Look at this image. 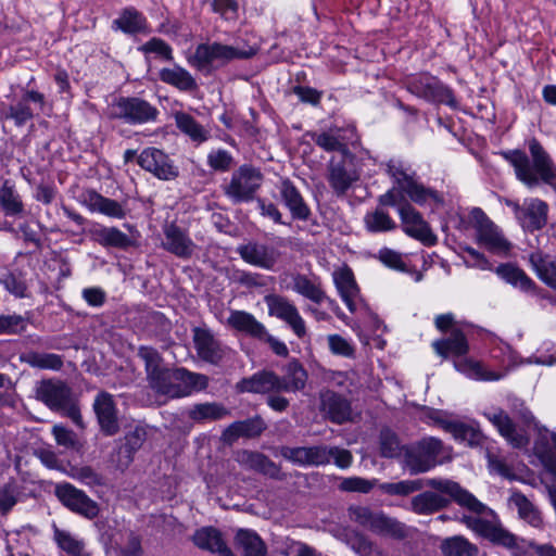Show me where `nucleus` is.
Instances as JSON below:
<instances>
[{
    "mask_svg": "<svg viewBox=\"0 0 556 556\" xmlns=\"http://www.w3.org/2000/svg\"><path fill=\"white\" fill-rule=\"evenodd\" d=\"M431 488L412 497L410 509L422 516H429L446 509L452 501L477 515L483 514L488 507L476 498L459 483L448 479H426L424 488Z\"/></svg>",
    "mask_w": 556,
    "mask_h": 556,
    "instance_id": "1",
    "label": "nucleus"
},
{
    "mask_svg": "<svg viewBox=\"0 0 556 556\" xmlns=\"http://www.w3.org/2000/svg\"><path fill=\"white\" fill-rule=\"evenodd\" d=\"M529 155L520 150L503 152V157L514 167L516 178L533 189L547 185L556 192V164L541 142L532 138L528 141Z\"/></svg>",
    "mask_w": 556,
    "mask_h": 556,
    "instance_id": "2",
    "label": "nucleus"
},
{
    "mask_svg": "<svg viewBox=\"0 0 556 556\" xmlns=\"http://www.w3.org/2000/svg\"><path fill=\"white\" fill-rule=\"evenodd\" d=\"M450 454L451 450L440 439L428 437L405 448L404 464L410 475H419L448 460Z\"/></svg>",
    "mask_w": 556,
    "mask_h": 556,
    "instance_id": "3",
    "label": "nucleus"
},
{
    "mask_svg": "<svg viewBox=\"0 0 556 556\" xmlns=\"http://www.w3.org/2000/svg\"><path fill=\"white\" fill-rule=\"evenodd\" d=\"M255 53L256 50L253 48L242 50L219 42L201 43L195 48L194 54L189 62L199 71L210 73L214 68L223 66L232 60L250 59Z\"/></svg>",
    "mask_w": 556,
    "mask_h": 556,
    "instance_id": "4",
    "label": "nucleus"
},
{
    "mask_svg": "<svg viewBox=\"0 0 556 556\" xmlns=\"http://www.w3.org/2000/svg\"><path fill=\"white\" fill-rule=\"evenodd\" d=\"M349 516L351 520L376 534L394 540H404L408 536V528L403 522L381 511H374L369 507L351 506Z\"/></svg>",
    "mask_w": 556,
    "mask_h": 556,
    "instance_id": "5",
    "label": "nucleus"
},
{
    "mask_svg": "<svg viewBox=\"0 0 556 556\" xmlns=\"http://www.w3.org/2000/svg\"><path fill=\"white\" fill-rule=\"evenodd\" d=\"M359 178L361 172L352 152L334 155L327 164V181L337 197H344Z\"/></svg>",
    "mask_w": 556,
    "mask_h": 556,
    "instance_id": "6",
    "label": "nucleus"
},
{
    "mask_svg": "<svg viewBox=\"0 0 556 556\" xmlns=\"http://www.w3.org/2000/svg\"><path fill=\"white\" fill-rule=\"evenodd\" d=\"M470 222L476 229V238L479 244L495 254L508 253L511 248L510 242L480 207L471 210Z\"/></svg>",
    "mask_w": 556,
    "mask_h": 556,
    "instance_id": "7",
    "label": "nucleus"
},
{
    "mask_svg": "<svg viewBox=\"0 0 556 556\" xmlns=\"http://www.w3.org/2000/svg\"><path fill=\"white\" fill-rule=\"evenodd\" d=\"M262 180L263 175L258 169L242 165L232 174L230 182L225 187V194L235 203L251 201Z\"/></svg>",
    "mask_w": 556,
    "mask_h": 556,
    "instance_id": "8",
    "label": "nucleus"
},
{
    "mask_svg": "<svg viewBox=\"0 0 556 556\" xmlns=\"http://www.w3.org/2000/svg\"><path fill=\"white\" fill-rule=\"evenodd\" d=\"M156 108L146 100L136 97H122L110 106L112 118L124 119L129 124H142L154 121L157 116Z\"/></svg>",
    "mask_w": 556,
    "mask_h": 556,
    "instance_id": "9",
    "label": "nucleus"
},
{
    "mask_svg": "<svg viewBox=\"0 0 556 556\" xmlns=\"http://www.w3.org/2000/svg\"><path fill=\"white\" fill-rule=\"evenodd\" d=\"M407 90L429 102L456 106L453 91L433 76L422 74L410 78L407 83Z\"/></svg>",
    "mask_w": 556,
    "mask_h": 556,
    "instance_id": "10",
    "label": "nucleus"
},
{
    "mask_svg": "<svg viewBox=\"0 0 556 556\" xmlns=\"http://www.w3.org/2000/svg\"><path fill=\"white\" fill-rule=\"evenodd\" d=\"M54 494L67 509L87 519H93L100 513L98 503L71 483L56 484Z\"/></svg>",
    "mask_w": 556,
    "mask_h": 556,
    "instance_id": "11",
    "label": "nucleus"
},
{
    "mask_svg": "<svg viewBox=\"0 0 556 556\" xmlns=\"http://www.w3.org/2000/svg\"><path fill=\"white\" fill-rule=\"evenodd\" d=\"M138 165L161 180H174L179 176V168L162 150L147 148L137 157Z\"/></svg>",
    "mask_w": 556,
    "mask_h": 556,
    "instance_id": "12",
    "label": "nucleus"
},
{
    "mask_svg": "<svg viewBox=\"0 0 556 556\" xmlns=\"http://www.w3.org/2000/svg\"><path fill=\"white\" fill-rule=\"evenodd\" d=\"M46 106L47 100L43 93L25 89L21 98L9 106L5 117L13 119L16 126H23L35 115L43 112Z\"/></svg>",
    "mask_w": 556,
    "mask_h": 556,
    "instance_id": "13",
    "label": "nucleus"
},
{
    "mask_svg": "<svg viewBox=\"0 0 556 556\" xmlns=\"http://www.w3.org/2000/svg\"><path fill=\"white\" fill-rule=\"evenodd\" d=\"M264 300L270 316L283 320L298 338H303L306 334L305 321L292 302L278 294H268Z\"/></svg>",
    "mask_w": 556,
    "mask_h": 556,
    "instance_id": "14",
    "label": "nucleus"
},
{
    "mask_svg": "<svg viewBox=\"0 0 556 556\" xmlns=\"http://www.w3.org/2000/svg\"><path fill=\"white\" fill-rule=\"evenodd\" d=\"M73 397L71 387L60 379H42L36 387V399L53 412H61Z\"/></svg>",
    "mask_w": 556,
    "mask_h": 556,
    "instance_id": "15",
    "label": "nucleus"
},
{
    "mask_svg": "<svg viewBox=\"0 0 556 556\" xmlns=\"http://www.w3.org/2000/svg\"><path fill=\"white\" fill-rule=\"evenodd\" d=\"M92 406L100 430L108 437L117 434L121 430V426L118 409L113 395L106 391H100Z\"/></svg>",
    "mask_w": 556,
    "mask_h": 556,
    "instance_id": "16",
    "label": "nucleus"
},
{
    "mask_svg": "<svg viewBox=\"0 0 556 556\" xmlns=\"http://www.w3.org/2000/svg\"><path fill=\"white\" fill-rule=\"evenodd\" d=\"M235 460L243 468L253 470L270 479L283 480L286 478L280 466L263 453L250 450H239L235 453Z\"/></svg>",
    "mask_w": 556,
    "mask_h": 556,
    "instance_id": "17",
    "label": "nucleus"
},
{
    "mask_svg": "<svg viewBox=\"0 0 556 556\" xmlns=\"http://www.w3.org/2000/svg\"><path fill=\"white\" fill-rule=\"evenodd\" d=\"M193 342L198 356L213 365H218L228 352V349L206 328L193 329Z\"/></svg>",
    "mask_w": 556,
    "mask_h": 556,
    "instance_id": "18",
    "label": "nucleus"
},
{
    "mask_svg": "<svg viewBox=\"0 0 556 556\" xmlns=\"http://www.w3.org/2000/svg\"><path fill=\"white\" fill-rule=\"evenodd\" d=\"M237 252L245 263L267 270L275 267L280 256L275 248L257 241L239 245Z\"/></svg>",
    "mask_w": 556,
    "mask_h": 556,
    "instance_id": "19",
    "label": "nucleus"
},
{
    "mask_svg": "<svg viewBox=\"0 0 556 556\" xmlns=\"http://www.w3.org/2000/svg\"><path fill=\"white\" fill-rule=\"evenodd\" d=\"M164 241L162 247L169 253L174 254L179 258H190L195 249L197 244L189 237L187 230L180 228L175 223H170L164 226Z\"/></svg>",
    "mask_w": 556,
    "mask_h": 556,
    "instance_id": "20",
    "label": "nucleus"
},
{
    "mask_svg": "<svg viewBox=\"0 0 556 556\" xmlns=\"http://www.w3.org/2000/svg\"><path fill=\"white\" fill-rule=\"evenodd\" d=\"M399 214L406 235L420 240L425 244H433L435 242V237L432 235L428 224L424 220L421 214L409 203H403L399 207Z\"/></svg>",
    "mask_w": 556,
    "mask_h": 556,
    "instance_id": "21",
    "label": "nucleus"
},
{
    "mask_svg": "<svg viewBox=\"0 0 556 556\" xmlns=\"http://www.w3.org/2000/svg\"><path fill=\"white\" fill-rule=\"evenodd\" d=\"M548 210V204L545 201L539 198L527 199L522 204V212L517 220L526 231L541 230L547 224Z\"/></svg>",
    "mask_w": 556,
    "mask_h": 556,
    "instance_id": "22",
    "label": "nucleus"
},
{
    "mask_svg": "<svg viewBox=\"0 0 556 556\" xmlns=\"http://www.w3.org/2000/svg\"><path fill=\"white\" fill-rule=\"evenodd\" d=\"M320 410L330 421L338 425L350 420L352 416L349 400L342 394L331 390H326L320 393Z\"/></svg>",
    "mask_w": 556,
    "mask_h": 556,
    "instance_id": "23",
    "label": "nucleus"
},
{
    "mask_svg": "<svg viewBox=\"0 0 556 556\" xmlns=\"http://www.w3.org/2000/svg\"><path fill=\"white\" fill-rule=\"evenodd\" d=\"M279 376L273 370H261L251 377L243 378L237 383L239 392H249L257 394L277 393Z\"/></svg>",
    "mask_w": 556,
    "mask_h": 556,
    "instance_id": "24",
    "label": "nucleus"
},
{
    "mask_svg": "<svg viewBox=\"0 0 556 556\" xmlns=\"http://www.w3.org/2000/svg\"><path fill=\"white\" fill-rule=\"evenodd\" d=\"M432 348L443 358L460 357L469 352V343L464 328H455L448 337L435 340Z\"/></svg>",
    "mask_w": 556,
    "mask_h": 556,
    "instance_id": "25",
    "label": "nucleus"
},
{
    "mask_svg": "<svg viewBox=\"0 0 556 556\" xmlns=\"http://www.w3.org/2000/svg\"><path fill=\"white\" fill-rule=\"evenodd\" d=\"M266 428L264 420L260 416L248 418L245 420L230 424L222 433V441L231 445L239 438L258 437Z\"/></svg>",
    "mask_w": 556,
    "mask_h": 556,
    "instance_id": "26",
    "label": "nucleus"
},
{
    "mask_svg": "<svg viewBox=\"0 0 556 556\" xmlns=\"http://www.w3.org/2000/svg\"><path fill=\"white\" fill-rule=\"evenodd\" d=\"M81 197L83 203L91 212H98L117 219H122L126 216V211L119 202L110 198H105L96 190H86Z\"/></svg>",
    "mask_w": 556,
    "mask_h": 556,
    "instance_id": "27",
    "label": "nucleus"
},
{
    "mask_svg": "<svg viewBox=\"0 0 556 556\" xmlns=\"http://www.w3.org/2000/svg\"><path fill=\"white\" fill-rule=\"evenodd\" d=\"M279 192L285 205L289 208L294 219L307 220L309 218L311 210L290 179L281 180Z\"/></svg>",
    "mask_w": 556,
    "mask_h": 556,
    "instance_id": "28",
    "label": "nucleus"
},
{
    "mask_svg": "<svg viewBox=\"0 0 556 556\" xmlns=\"http://www.w3.org/2000/svg\"><path fill=\"white\" fill-rule=\"evenodd\" d=\"M192 541L199 548L216 553L218 556H235L225 543L220 531L213 527L197 530Z\"/></svg>",
    "mask_w": 556,
    "mask_h": 556,
    "instance_id": "29",
    "label": "nucleus"
},
{
    "mask_svg": "<svg viewBox=\"0 0 556 556\" xmlns=\"http://www.w3.org/2000/svg\"><path fill=\"white\" fill-rule=\"evenodd\" d=\"M307 372L302 364L293 359L289 362L283 369V375L279 376L277 384V393L281 392H299L302 391L307 381Z\"/></svg>",
    "mask_w": 556,
    "mask_h": 556,
    "instance_id": "30",
    "label": "nucleus"
},
{
    "mask_svg": "<svg viewBox=\"0 0 556 556\" xmlns=\"http://www.w3.org/2000/svg\"><path fill=\"white\" fill-rule=\"evenodd\" d=\"M227 324L232 329L243 332L256 340H262V338L266 336L267 329L265 326L252 314L244 311H231Z\"/></svg>",
    "mask_w": 556,
    "mask_h": 556,
    "instance_id": "31",
    "label": "nucleus"
},
{
    "mask_svg": "<svg viewBox=\"0 0 556 556\" xmlns=\"http://www.w3.org/2000/svg\"><path fill=\"white\" fill-rule=\"evenodd\" d=\"M489 420L497 428L498 432L517 448L525 447L529 440L520 431L516 429V425L510 417L502 409L493 414L486 415Z\"/></svg>",
    "mask_w": 556,
    "mask_h": 556,
    "instance_id": "32",
    "label": "nucleus"
},
{
    "mask_svg": "<svg viewBox=\"0 0 556 556\" xmlns=\"http://www.w3.org/2000/svg\"><path fill=\"white\" fill-rule=\"evenodd\" d=\"M235 545L242 556H266L267 546L262 538L253 530L238 529Z\"/></svg>",
    "mask_w": 556,
    "mask_h": 556,
    "instance_id": "33",
    "label": "nucleus"
},
{
    "mask_svg": "<svg viewBox=\"0 0 556 556\" xmlns=\"http://www.w3.org/2000/svg\"><path fill=\"white\" fill-rule=\"evenodd\" d=\"M112 27L129 35L149 31L147 18L135 8L124 9L119 16L113 21Z\"/></svg>",
    "mask_w": 556,
    "mask_h": 556,
    "instance_id": "34",
    "label": "nucleus"
},
{
    "mask_svg": "<svg viewBox=\"0 0 556 556\" xmlns=\"http://www.w3.org/2000/svg\"><path fill=\"white\" fill-rule=\"evenodd\" d=\"M334 282L338 291L351 313L356 311L355 299L358 295V287L352 270L348 267L334 273Z\"/></svg>",
    "mask_w": 556,
    "mask_h": 556,
    "instance_id": "35",
    "label": "nucleus"
},
{
    "mask_svg": "<svg viewBox=\"0 0 556 556\" xmlns=\"http://www.w3.org/2000/svg\"><path fill=\"white\" fill-rule=\"evenodd\" d=\"M159 76L163 83L174 86L181 91L192 92L198 88L195 79L187 70L180 66L163 68L160 71Z\"/></svg>",
    "mask_w": 556,
    "mask_h": 556,
    "instance_id": "36",
    "label": "nucleus"
},
{
    "mask_svg": "<svg viewBox=\"0 0 556 556\" xmlns=\"http://www.w3.org/2000/svg\"><path fill=\"white\" fill-rule=\"evenodd\" d=\"M308 136L314 143L326 152H338V155L351 153L340 130L329 129L321 132H309Z\"/></svg>",
    "mask_w": 556,
    "mask_h": 556,
    "instance_id": "37",
    "label": "nucleus"
},
{
    "mask_svg": "<svg viewBox=\"0 0 556 556\" xmlns=\"http://www.w3.org/2000/svg\"><path fill=\"white\" fill-rule=\"evenodd\" d=\"M93 239L104 248H117L126 250L134 245L129 236L116 227H101L92 232Z\"/></svg>",
    "mask_w": 556,
    "mask_h": 556,
    "instance_id": "38",
    "label": "nucleus"
},
{
    "mask_svg": "<svg viewBox=\"0 0 556 556\" xmlns=\"http://www.w3.org/2000/svg\"><path fill=\"white\" fill-rule=\"evenodd\" d=\"M176 368L169 369L165 367L159 368L156 371L147 377L149 386L157 393L175 397L178 394L176 388Z\"/></svg>",
    "mask_w": 556,
    "mask_h": 556,
    "instance_id": "39",
    "label": "nucleus"
},
{
    "mask_svg": "<svg viewBox=\"0 0 556 556\" xmlns=\"http://www.w3.org/2000/svg\"><path fill=\"white\" fill-rule=\"evenodd\" d=\"M20 362L37 369L60 370L63 367V357L54 353L27 351L20 354Z\"/></svg>",
    "mask_w": 556,
    "mask_h": 556,
    "instance_id": "40",
    "label": "nucleus"
},
{
    "mask_svg": "<svg viewBox=\"0 0 556 556\" xmlns=\"http://www.w3.org/2000/svg\"><path fill=\"white\" fill-rule=\"evenodd\" d=\"M440 551L443 556H478L479 548L476 544L462 535H454L442 540Z\"/></svg>",
    "mask_w": 556,
    "mask_h": 556,
    "instance_id": "41",
    "label": "nucleus"
},
{
    "mask_svg": "<svg viewBox=\"0 0 556 556\" xmlns=\"http://www.w3.org/2000/svg\"><path fill=\"white\" fill-rule=\"evenodd\" d=\"M530 263L539 278L548 287L556 289V260L541 252H535L530 255Z\"/></svg>",
    "mask_w": 556,
    "mask_h": 556,
    "instance_id": "42",
    "label": "nucleus"
},
{
    "mask_svg": "<svg viewBox=\"0 0 556 556\" xmlns=\"http://www.w3.org/2000/svg\"><path fill=\"white\" fill-rule=\"evenodd\" d=\"M229 410L219 403H201L194 405L188 412V417L194 422L201 424L204 421L219 420L228 416Z\"/></svg>",
    "mask_w": 556,
    "mask_h": 556,
    "instance_id": "43",
    "label": "nucleus"
},
{
    "mask_svg": "<svg viewBox=\"0 0 556 556\" xmlns=\"http://www.w3.org/2000/svg\"><path fill=\"white\" fill-rule=\"evenodd\" d=\"M175 122L177 128L189 136L191 140L201 143L208 139V131L200 125L194 117L185 112H177L175 114Z\"/></svg>",
    "mask_w": 556,
    "mask_h": 556,
    "instance_id": "44",
    "label": "nucleus"
},
{
    "mask_svg": "<svg viewBox=\"0 0 556 556\" xmlns=\"http://www.w3.org/2000/svg\"><path fill=\"white\" fill-rule=\"evenodd\" d=\"M0 206L7 216H18L24 213L22 198L8 180L0 187Z\"/></svg>",
    "mask_w": 556,
    "mask_h": 556,
    "instance_id": "45",
    "label": "nucleus"
},
{
    "mask_svg": "<svg viewBox=\"0 0 556 556\" xmlns=\"http://www.w3.org/2000/svg\"><path fill=\"white\" fill-rule=\"evenodd\" d=\"M292 281V289L312 302L319 304L327 299L321 287L313 282L307 276L296 274L293 276Z\"/></svg>",
    "mask_w": 556,
    "mask_h": 556,
    "instance_id": "46",
    "label": "nucleus"
},
{
    "mask_svg": "<svg viewBox=\"0 0 556 556\" xmlns=\"http://www.w3.org/2000/svg\"><path fill=\"white\" fill-rule=\"evenodd\" d=\"M495 271L506 282L519 287L523 291H529L534 286L527 274L513 264H501Z\"/></svg>",
    "mask_w": 556,
    "mask_h": 556,
    "instance_id": "47",
    "label": "nucleus"
},
{
    "mask_svg": "<svg viewBox=\"0 0 556 556\" xmlns=\"http://www.w3.org/2000/svg\"><path fill=\"white\" fill-rule=\"evenodd\" d=\"M365 226L370 232H386L396 228L395 222L382 208L367 213L364 218Z\"/></svg>",
    "mask_w": 556,
    "mask_h": 556,
    "instance_id": "48",
    "label": "nucleus"
},
{
    "mask_svg": "<svg viewBox=\"0 0 556 556\" xmlns=\"http://www.w3.org/2000/svg\"><path fill=\"white\" fill-rule=\"evenodd\" d=\"M380 454L382 457L394 458L405 452V448L399 437L392 430L386 428L380 431L379 435Z\"/></svg>",
    "mask_w": 556,
    "mask_h": 556,
    "instance_id": "49",
    "label": "nucleus"
},
{
    "mask_svg": "<svg viewBox=\"0 0 556 556\" xmlns=\"http://www.w3.org/2000/svg\"><path fill=\"white\" fill-rule=\"evenodd\" d=\"M452 434L456 440L466 442L471 447L479 446L484 441V435L478 427L462 421L452 428Z\"/></svg>",
    "mask_w": 556,
    "mask_h": 556,
    "instance_id": "50",
    "label": "nucleus"
},
{
    "mask_svg": "<svg viewBox=\"0 0 556 556\" xmlns=\"http://www.w3.org/2000/svg\"><path fill=\"white\" fill-rule=\"evenodd\" d=\"M54 540L59 547L72 556H86L84 542L74 538L70 532L54 528Z\"/></svg>",
    "mask_w": 556,
    "mask_h": 556,
    "instance_id": "51",
    "label": "nucleus"
},
{
    "mask_svg": "<svg viewBox=\"0 0 556 556\" xmlns=\"http://www.w3.org/2000/svg\"><path fill=\"white\" fill-rule=\"evenodd\" d=\"M381 490L389 495L406 496L424 489V480H403L381 484Z\"/></svg>",
    "mask_w": 556,
    "mask_h": 556,
    "instance_id": "52",
    "label": "nucleus"
},
{
    "mask_svg": "<svg viewBox=\"0 0 556 556\" xmlns=\"http://www.w3.org/2000/svg\"><path fill=\"white\" fill-rule=\"evenodd\" d=\"M514 502L518 507L519 516L533 527H540L542 517L533 504L522 494H515Z\"/></svg>",
    "mask_w": 556,
    "mask_h": 556,
    "instance_id": "53",
    "label": "nucleus"
},
{
    "mask_svg": "<svg viewBox=\"0 0 556 556\" xmlns=\"http://www.w3.org/2000/svg\"><path fill=\"white\" fill-rule=\"evenodd\" d=\"M402 190L410 198L412 201L418 204L425 203L430 198L439 201V195L434 190L417 184L414 178H412L407 184H404L402 186Z\"/></svg>",
    "mask_w": 556,
    "mask_h": 556,
    "instance_id": "54",
    "label": "nucleus"
},
{
    "mask_svg": "<svg viewBox=\"0 0 556 556\" xmlns=\"http://www.w3.org/2000/svg\"><path fill=\"white\" fill-rule=\"evenodd\" d=\"M28 320L21 315H0V334L16 336L27 328Z\"/></svg>",
    "mask_w": 556,
    "mask_h": 556,
    "instance_id": "55",
    "label": "nucleus"
},
{
    "mask_svg": "<svg viewBox=\"0 0 556 556\" xmlns=\"http://www.w3.org/2000/svg\"><path fill=\"white\" fill-rule=\"evenodd\" d=\"M485 539L490 540L494 544L502 545L507 548H515L517 546V538L509 531L494 523H491Z\"/></svg>",
    "mask_w": 556,
    "mask_h": 556,
    "instance_id": "56",
    "label": "nucleus"
},
{
    "mask_svg": "<svg viewBox=\"0 0 556 556\" xmlns=\"http://www.w3.org/2000/svg\"><path fill=\"white\" fill-rule=\"evenodd\" d=\"M18 488L14 482L5 483L0 488V513L7 515L18 501Z\"/></svg>",
    "mask_w": 556,
    "mask_h": 556,
    "instance_id": "57",
    "label": "nucleus"
},
{
    "mask_svg": "<svg viewBox=\"0 0 556 556\" xmlns=\"http://www.w3.org/2000/svg\"><path fill=\"white\" fill-rule=\"evenodd\" d=\"M138 356L144 362L147 377L162 367L163 358L161 354L151 346H140Z\"/></svg>",
    "mask_w": 556,
    "mask_h": 556,
    "instance_id": "58",
    "label": "nucleus"
},
{
    "mask_svg": "<svg viewBox=\"0 0 556 556\" xmlns=\"http://www.w3.org/2000/svg\"><path fill=\"white\" fill-rule=\"evenodd\" d=\"M52 433L59 445L75 451H78L80 448L79 440L74 431L65 427L55 425L52 429Z\"/></svg>",
    "mask_w": 556,
    "mask_h": 556,
    "instance_id": "59",
    "label": "nucleus"
},
{
    "mask_svg": "<svg viewBox=\"0 0 556 556\" xmlns=\"http://www.w3.org/2000/svg\"><path fill=\"white\" fill-rule=\"evenodd\" d=\"M135 455L130 452L122 441H119L117 447L111 453L110 462L112 465L121 470H126L134 462Z\"/></svg>",
    "mask_w": 556,
    "mask_h": 556,
    "instance_id": "60",
    "label": "nucleus"
},
{
    "mask_svg": "<svg viewBox=\"0 0 556 556\" xmlns=\"http://www.w3.org/2000/svg\"><path fill=\"white\" fill-rule=\"evenodd\" d=\"M207 164L215 170L227 172L233 165V157L228 151L219 149L207 155Z\"/></svg>",
    "mask_w": 556,
    "mask_h": 556,
    "instance_id": "61",
    "label": "nucleus"
},
{
    "mask_svg": "<svg viewBox=\"0 0 556 556\" xmlns=\"http://www.w3.org/2000/svg\"><path fill=\"white\" fill-rule=\"evenodd\" d=\"M0 282L4 288L17 298L26 296L27 285L21 275L14 273H8L3 275Z\"/></svg>",
    "mask_w": 556,
    "mask_h": 556,
    "instance_id": "62",
    "label": "nucleus"
},
{
    "mask_svg": "<svg viewBox=\"0 0 556 556\" xmlns=\"http://www.w3.org/2000/svg\"><path fill=\"white\" fill-rule=\"evenodd\" d=\"M352 548L359 556H386L383 551L377 544L364 535H359L354 540Z\"/></svg>",
    "mask_w": 556,
    "mask_h": 556,
    "instance_id": "63",
    "label": "nucleus"
},
{
    "mask_svg": "<svg viewBox=\"0 0 556 556\" xmlns=\"http://www.w3.org/2000/svg\"><path fill=\"white\" fill-rule=\"evenodd\" d=\"M282 554L285 556H321L313 546L294 540L286 543Z\"/></svg>",
    "mask_w": 556,
    "mask_h": 556,
    "instance_id": "64",
    "label": "nucleus"
}]
</instances>
